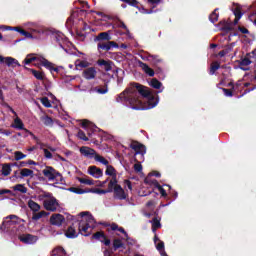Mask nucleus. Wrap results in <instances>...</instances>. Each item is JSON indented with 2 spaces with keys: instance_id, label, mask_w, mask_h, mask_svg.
I'll return each instance as SVG.
<instances>
[{
  "instance_id": "12",
  "label": "nucleus",
  "mask_w": 256,
  "mask_h": 256,
  "mask_svg": "<svg viewBox=\"0 0 256 256\" xmlns=\"http://www.w3.org/2000/svg\"><path fill=\"white\" fill-rule=\"evenodd\" d=\"M80 153L84 157H87V159H95V156L97 155V152L95 151V149L89 146L80 147Z\"/></svg>"
},
{
  "instance_id": "17",
  "label": "nucleus",
  "mask_w": 256,
  "mask_h": 256,
  "mask_svg": "<svg viewBox=\"0 0 256 256\" xmlns=\"http://www.w3.org/2000/svg\"><path fill=\"white\" fill-rule=\"evenodd\" d=\"M82 77L87 79V81H91V79H95V77H97V70L95 67L86 68L82 73Z\"/></svg>"
},
{
  "instance_id": "1",
  "label": "nucleus",
  "mask_w": 256,
  "mask_h": 256,
  "mask_svg": "<svg viewBox=\"0 0 256 256\" xmlns=\"http://www.w3.org/2000/svg\"><path fill=\"white\" fill-rule=\"evenodd\" d=\"M141 97L147 99L148 107L150 109L157 107V104L159 103V98L155 97V94L151 92V89L137 82L131 83V87L121 92L116 97V102L124 103V105H129L132 109L139 111V109H142L143 105V102H141Z\"/></svg>"
},
{
  "instance_id": "39",
  "label": "nucleus",
  "mask_w": 256,
  "mask_h": 256,
  "mask_svg": "<svg viewBox=\"0 0 256 256\" xmlns=\"http://www.w3.org/2000/svg\"><path fill=\"white\" fill-rule=\"evenodd\" d=\"M79 183L82 185H95V180L89 178H78Z\"/></svg>"
},
{
  "instance_id": "7",
  "label": "nucleus",
  "mask_w": 256,
  "mask_h": 256,
  "mask_svg": "<svg viewBox=\"0 0 256 256\" xmlns=\"http://www.w3.org/2000/svg\"><path fill=\"white\" fill-rule=\"evenodd\" d=\"M253 61H256V49L253 50L251 53H248L244 58H242L239 65L240 67H249V65H251Z\"/></svg>"
},
{
  "instance_id": "21",
  "label": "nucleus",
  "mask_w": 256,
  "mask_h": 256,
  "mask_svg": "<svg viewBox=\"0 0 256 256\" xmlns=\"http://www.w3.org/2000/svg\"><path fill=\"white\" fill-rule=\"evenodd\" d=\"M53 39L55 41V43H58V45L64 49L63 47V43H65V35L61 32H55L53 34Z\"/></svg>"
},
{
  "instance_id": "64",
  "label": "nucleus",
  "mask_w": 256,
  "mask_h": 256,
  "mask_svg": "<svg viewBox=\"0 0 256 256\" xmlns=\"http://www.w3.org/2000/svg\"><path fill=\"white\" fill-rule=\"evenodd\" d=\"M124 183L127 189H129L130 191H133V184L131 183L130 180H125Z\"/></svg>"
},
{
  "instance_id": "8",
  "label": "nucleus",
  "mask_w": 256,
  "mask_h": 256,
  "mask_svg": "<svg viewBox=\"0 0 256 256\" xmlns=\"http://www.w3.org/2000/svg\"><path fill=\"white\" fill-rule=\"evenodd\" d=\"M130 149H133L135 151V155H145L147 153V150L145 148V145L137 142V141H132L130 144Z\"/></svg>"
},
{
  "instance_id": "13",
  "label": "nucleus",
  "mask_w": 256,
  "mask_h": 256,
  "mask_svg": "<svg viewBox=\"0 0 256 256\" xmlns=\"http://www.w3.org/2000/svg\"><path fill=\"white\" fill-rule=\"evenodd\" d=\"M114 199H118L119 201H124L127 199L125 190L119 184L114 187Z\"/></svg>"
},
{
  "instance_id": "31",
  "label": "nucleus",
  "mask_w": 256,
  "mask_h": 256,
  "mask_svg": "<svg viewBox=\"0 0 256 256\" xmlns=\"http://www.w3.org/2000/svg\"><path fill=\"white\" fill-rule=\"evenodd\" d=\"M28 207L31 209V211H33V213H37V211H40L41 209V205L33 200L28 201Z\"/></svg>"
},
{
  "instance_id": "37",
  "label": "nucleus",
  "mask_w": 256,
  "mask_h": 256,
  "mask_svg": "<svg viewBox=\"0 0 256 256\" xmlns=\"http://www.w3.org/2000/svg\"><path fill=\"white\" fill-rule=\"evenodd\" d=\"M157 229H161V221L159 219H157V217H154L152 219V231H153V233H155V231H157Z\"/></svg>"
},
{
  "instance_id": "59",
  "label": "nucleus",
  "mask_w": 256,
  "mask_h": 256,
  "mask_svg": "<svg viewBox=\"0 0 256 256\" xmlns=\"http://www.w3.org/2000/svg\"><path fill=\"white\" fill-rule=\"evenodd\" d=\"M222 91L226 97H233V90L227 89V88H222Z\"/></svg>"
},
{
  "instance_id": "25",
  "label": "nucleus",
  "mask_w": 256,
  "mask_h": 256,
  "mask_svg": "<svg viewBox=\"0 0 256 256\" xmlns=\"http://www.w3.org/2000/svg\"><path fill=\"white\" fill-rule=\"evenodd\" d=\"M108 188L106 189L107 193H113L115 191V187H117L118 181L117 178H112L111 180H108Z\"/></svg>"
},
{
  "instance_id": "49",
  "label": "nucleus",
  "mask_w": 256,
  "mask_h": 256,
  "mask_svg": "<svg viewBox=\"0 0 256 256\" xmlns=\"http://www.w3.org/2000/svg\"><path fill=\"white\" fill-rule=\"evenodd\" d=\"M33 61H37V57L32 56L31 54H29V55L24 59L25 65H29V64L33 63Z\"/></svg>"
},
{
  "instance_id": "51",
  "label": "nucleus",
  "mask_w": 256,
  "mask_h": 256,
  "mask_svg": "<svg viewBox=\"0 0 256 256\" xmlns=\"http://www.w3.org/2000/svg\"><path fill=\"white\" fill-rule=\"evenodd\" d=\"M164 187H168L169 194L172 195V197H173L174 199H177L178 193H177V191L171 189V185H169V184H164Z\"/></svg>"
},
{
  "instance_id": "63",
  "label": "nucleus",
  "mask_w": 256,
  "mask_h": 256,
  "mask_svg": "<svg viewBox=\"0 0 256 256\" xmlns=\"http://www.w3.org/2000/svg\"><path fill=\"white\" fill-rule=\"evenodd\" d=\"M238 29L243 35H249V29L241 26H239Z\"/></svg>"
},
{
  "instance_id": "2",
  "label": "nucleus",
  "mask_w": 256,
  "mask_h": 256,
  "mask_svg": "<svg viewBox=\"0 0 256 256\" xmlns=\"http://www.w3.org/2000/svg\"><path fill=\"white\" fill-rule=\"evenodd\" d=\"M82 219L78 222V231L84 237H89L91 235V231L95 229V218L93 215L89 214V212H81L80 213Z\"/></svg>"
},
{
  "instance_id": "34",
  "label": "nucleus",
  "mask_w": 256,
  "mask_h": 256,
  "mask_svg": "<svg viewBox=\"0 0 256 256\" xmlns=\"http://www.w3.org/2000/svg\"><path fill=\"white\" fill-rule=\"evenodd\" d=\"M30 72L35 77V79H38V81H43L45 79V74L41 71H37L35 69H30Z\"/></svg>"
},
{
  "instance_id": "23",
  "label": "nucleus",
  "mask_w": 256,
  "mask_h": 256,
  "mask_svg": "<svg viewBox=\"0 0 256 256\" xmlns=\"http://www.w3.org/2000/svg\"><path fill=\"white\" fill-rule=\"evenodd\" d=\"M98 65L104 67V70L111 71L113 69V62L111 60H98Z\"/></svg>"
},
{
  "instance_id": "11",
  "label": "nucleus",
  "mask_w": 256,
  "mask_h": 256,
  "mask_svg": "<svg viewBox=\"0 0 256 256\" xmlns=\"http://www.w3.org/2000/svg\"><path fill=\"white\" fill-rule=\"evenodd\" d=\"M148 61L154 66L157 67V72L161 73V64H163L162 58L159 57V55H153L149 54L148 55Z\"/></svg>"
},
{
  "instance_id": "4",
  "label": "nucleus",
  "mask_w": 256,
  "mask_h": 256,
  "mask_svg": "<svg viewBox=\"0 0 256 256\" xmlns=\"http://www.w3.org/2000/svg\"><path fill=\"white\" fill-rule=\"evenodd\" d=\"M43 207L46 211L55 213V211H57V209H59V200H57V198L44 199Z\"/></svg>"
},
{
  "instance_id": "40",
  "label": "nucleus",
  "mask_w": 256,
  "mask_h": 256,
  "mask_svg": "<svg viewBox=\"0 0 256 256\" xmlns=\"http://www.w3.org/2000/svg\"><path fill=\"white\" fill-rule=\"evenodd\" d=\"M95 161H98V163H102V165H109V160L105 159V157L99 155L96 153V156H94Z\"/></svg>"
},
{
  "instance_id": "6",
  "label": "nucleus",
  "mask_w": 256,
  "mask_h": 256,
  "mask_svg": "<svg viewBox=\"0 0 256 256\" xmlns=\"http://www.w3.org/2000/svg\"><path fill=\"white\" fill-rule=\"evenodd\" d=\"M17 221L15 219L9 218V220H6L2 222L0 226L1 231H17Z\"/></svg>"
},
{
  "instance_id": "30",
  "label": "nucleus",
  "mask_w": 256,
  "mask_h": 256,
  "mask_svg": "<svg viewBox=\"0 0 256 256\" xmlns=\"http://www.w3.org/2000/svg\"><path fill=\"white\" fill-rule=\"evenodd\" d=\"M49 212L40 211V212H33L32 221H39V219H43V217H47Z\"/></svg>"
},
{
  "instance_id": "38",
  "label": "nucleus",
  "mask_w": 256,
  "mask_h": 256,
  "mask_svg": "<svg viewBox=\"0 0 256 256\" xmlns=\"http://www.w3.org/2000/svg\"><path fill=\"white\" fill-rule=\"evenodd\" d=\"M88 193H96L97 195H105L107 194V190L106 189H100V188H88Z\"/></svg>"
},
{
  "instance_id": "18",
  "label": "nucleus",
  "mask_w": 256,
  "mask_h": 256,
  "mask_svg": "<svg viewBox=\"0 0 256 256\" xmlns=\"http://www.w3.org/2000/svg\"><path fill=\"white\" fill-rule=\"evenodd\" d=\"M111 34L109 33V31L107 32H101L99 33L95 38L94 41L98 42V43H105L111 41Z\"/></svg>"
},
{
  "instance_id": "16",
  "label": "nucleus",
  "mask_w": 256,
  "mask_h": 256,
  "mask_svg": "<svg viewBox=\"0 0 256 256\" xmlns=\"http://www.w3.org/2000/svg\"><path fill=\"white\" fill-rule=\"evenodd\" d=\"M65 221V216L62 214H53L50 217L51 225H55L56 227H61Z\"/></svg>"
},
{
  "instance_id": "53",
  "label": "nucleus",
  "mask_w": 256,
  "mask_h": 256,
  "mask_svg": "<svg viewBox=\"0 0 256 256\" xmlns=\"http://www.w3.org/2000/svg\"><path fill=\"white\" fill-rule=\"evenodd\" d=\"M44 125H53V118L52 117H49V116H45L43 119H42Z\"/></svg>"
},
{
  "instance_id": "41",
  "label": "nucleus",
  "mask_w": 256,
  "mask_h": 256,
  "mask_svg": "<svg viewBox=\"0 0 256 256\" xmlns=\"http://www.w3.org/2000/svg\"><path fill=\"white\" fill-rule=\"evenodd\" d=\"M122 3H126V5H130V7H135L139 9V1L137 0H120Z\"/></svg>"
},
{
  "instance_id": "35",
  "label": "nucleus",
  "mask_w": 256,
  "mask_h": 256,
  "mask_svg": "<svg viewBox=\"0 0 256 256\" xmlns=\"http://www.w3.org/2000/svg\"><path fill=\"white\" fill-rule=\"evenodd\" d=\"M67 255V252H65V249L63 247H57L52 251L51 256H65Z\"/></svg>"
},
{
  "instance_id": "60",
  "label": "nucleus",
  "mask_w": 256,
  "mask_h": 256,
  "mask_svg": "<svg viewBox=\"0 0 256 256\" xmlns=\"http://www.w3.org/2000/svg\"><path fill=\"white\" fill-rule=\"evenodd\" d=\"M43 151H44V157L46 159H53V154L51 153V151H49L47 148H44Z\"/></svg>"
},
{
  "instance_id": "36",
  "label": "nucleus",
  "mask_w": 256,
  "mask_h": 256,
  "mask_svg": "<svg viewBox=\"0 0 256 256\" xmlns=\"http://www.w3.org/2000/svg\"><path fill=\"white\" fill-rule=\"evenodd\" d=\"M217 11H219V8H216V9L209 15V21H211V23H217V21H219V13H217Z\"/></svg>"
},
{
  "instance_id": "14",
  "label": "nucleus",
  "mask_w": 256,
  "mask_h": 256,
  "mask_svg": "<svg viewBox=\"0 0 256 256\" xmlns=\"http://www.w3.org/2000/svg\"><path fill=\"white\" fill-rule=\"evenodd\" d=\"M123 247H125V244H123V241H121V239L119 238H116L113 240L112 248H110V250H105L104 255H111V253H115L117 249H121Z\"/></svg>"
},
{
  "instance_id": "57",
  "label": "nucleus",
  "mask_w": 256,
  "mask_h": 256,
  "mask_svg": "<svg viewBox=\"0 0 256 256\" xmlns=\"http://www.w3.org/2000/svg\"><path fill=\"white\" fill-rule=\"evenodd\" d=\"M235 47L234 43H231L229 45H227L225 47V49H223L226 52V55H229V53H231V51H233V48Z\"/></svg>"
},
{
  "instance_id": "44",
  "label": "nucleus",
  "mask_w": 256,
  "mask_h": 256,
  "mask_svg": "<svg viewBox=\"0 0 256 256\" xmlns=\"http://www.w3.org/2000/svg\"><path fill=\"white\" fill-rule=\"evenodd\" d=\"M117 27H119L120 29H124V31H126L127 33H129V28L127 27V25H125L124 21H121V19H117L116 22Z\"/></svg>"
},
{
  "instance_id": "27",
  "label": "nucleus",
  "mask_w": 256,
  "mask_h": 256,
  "mask_svg": "<svg viewBox=\"0 0 256 256\" xmlns=\"http://www.w3.org/2000/svg\"><path fill=\"white\" fill-rule=\"evenodd\" d=\"M14 165H17V162L13 164H3L2 175H4V177H8V175H11V167H14Z\"/></svg>"
},
{
  "instance_id": "48",
  "label": "nucleus",
  "mask_w": 256,
  "mask_h": 256,
  "mask_svg": "<svg viewBox=\"0 0 256 256\" xmlns=\"http://www.w3.org/2000/svg\"><path fill=\"white\" fill-rule=\"evenodd\" d=\"M42 65L43 67H46V69H49V71H51V69H53V63L49 62V60L42 58Z\"/></svg>"
},
{
  "instance_id": "32",
  "label": "nucleus",
  "mask_w": 256,
  "mask_h": 256,
  "mask_svg": "<svg viewBox=\"0 0 256 256\" xmlns=\"http://www.w3.org/2000/svg\"><path fill=\"white\" fill-rule=\"evenodd\" d=\"M220 68H221V64L218 61L212 62L210 65L209 75H215V73Z\"/></svg>"
},
{
  "instance_id": "22",
  "label": "nucleus",
  "mask_w": 256,
  "mask_h": 256,
  "mask_svg": "<svg viewBox=\"0 0 256 256\" xmlns=\"http://www.w3.org/2000/svg\"><path fill=\"white\" fill-rule=\"evenodd\" d=\"M65 235L68 239H75L78 237L79 233H77V230H75V227L72 225L67 228Z\"/></svg>"
},
{
  "instance_id": "15",
  "label": "nucleus",
  "mask_w": 256,
  "mask_h": 256,
  "mask_svg": "<svg viewBox=\"0 0 256 256\" xmlns=\"http://www.w3.org/2000/svg\"><path fill=\"white\" fill-rule=\"evenodd\" d=\"M0 63H6L8 67H21L19 61L13 57L0 56Z\"/></svg>"
},
{
  "instance_id": "42",
  "label": "nucleus",
  "mask_w": 256,
  "mask_h": 256,
  "mask_svg": "<svg viewBox=\"0 0 256 256\" xmlns=\"http://www.w3.org/2000/svg\"><path fill=\"white\" fill-rule=\"evenodd\" d=\"M150 85L153 87V89H161L163 87V83L157 80V78H153L150 81Z\"/></svg>"
},
{
  "instance_id": "45",
  "label": "nucleus",
  "mask_w": 256,
  "mask_h": 256,
  "mask_svg": "<svg viewBox=\"0 0 256 256\" xmlns=\"http://www.w3.org/2000/svg\"><path fill=\"white\" fill-rule=\"evenodd\" d=\"M25 157H27V155L23 154L21 151L14 152L15 161H21V159H25Z\"/></svg>"
},
{
  "instance_id": "28",
  "label": "nucleus",
  "mask_w": 256,
  "mask_h": 256,
  "mask_svg": "<svg viewBox=\"0 0 256 256\" xmlns=\"http://www.w3.org/2000/svg\"><path fill=\"white\" fill-rule=\"evenodd\" d=\"M12 127L14 129H19L21 131H25V124H23V121L19 117H16L14 119V124H12Z\"/></svg>"
},
{
  "instance_id": "47",
  "label": "nucleus",
  "mask_w": 256,
  "mask_h": 256,
  "mask_svg": "<svg viewBox=\"0 0 256 256\" xmlns=\"http://www.w3.org/2000/svg\"><path fill=\"white\" fill-rule=\"evenodd\" d=\"M233 13L237 19H241L243 17V12H241V6H237L234 8Z\"/></svg>"
},
{
  "instance_id": "24",
  "label": "nucleus",
  "mask_w": 256,
  "mask_h": 256,
  "mask_svg": "<svg viewBox=\"0 0 256 256\" xmlns=\"http://www.w3.org/2000/svg\"><path fill=\"white\" fill-rule=\"evenodd\" d=\"M105 175H108L109 177H112V179H117V170H115V167L112 165H106V171Z\"/></svg>"
},
{
  "instance_id": "20",
  "label": "nucleus",
  "mask_w": 256,
  "mask_h": 256,
  "mask_svg": "<svg viewBox=\"0 0 256 256\" xmlns=\"http://www.w3.org/2000/svg\"><path fill=\"white\" fill-rule=\"evenodd\" d=\"M139 67L148 75L149 77H155V70H153L147 63L139 61L138 62Z\"/></svg>"
},
{
  "instance_id": "46",
  "label": "nucleus",
  "mask_w": 256,
  "mask_h": 256,
  "mask_svg": "<svg viewBox=\"0 0 256 256\" xmlns=\"http://www.w3.org/2000/svg\"><path fill=\"white\" fill-rule=\"evenodd\" d=\"M40 101H41L42 105H43L44 107H46L47 109L51 108V101L49 100L48 97H42V98L40 99Z\"/></svg>"
},
{
  "instance_id": "10",
  "label": "nucleus",
  "mask_w": 256,
  "mask_h": 256,
  "mask_svg": "<svg viewBox=\"0 0 256 256\" xmlns=\"http://www.w3.org/2000/svg\"><path fill=\"white\" fill-rule=\"evenodd\" d=\"M92 239H96L100 243H103L106 247H109V245H111V240L107 238V236L105 235V232L103 231L94 233L92 235Z\"/></svg>"
},
{
  "instance_id": "33",
  "label": "nucleus",
  "mask_w": 256,
  "mask_h": 256,
  "mask_svg": "<svg viewBox=\"0 0 256 256\" xmlns=\"http://www.w3.org/2000/svg\"><path fill=\"white\" fill-rule=\"evenodd\" d=\"M68 191L71 193H76V195H84V193H89V189L77 188V187H70Z\"/></svg>"
},
{
  "instance_id": "29",
  "label": "nucleus",
  "mask_w": 256,
  "mask_h": 256,
  "mask_svg": "<svg viewBox=\"0 0 256 256\" xmlns=\"http://www.w3.org/2000/svg\"><path fill=\"white\" fill-rule=\"evenodd\" d=\"M89 62L87 60H80L77 59L75 61V67L76 69H87V67H89Z\"/></svg>"
},
{
  "instance_id": "62",
  "label": "nucleus",
  "mask_w": 256,
  "mask_h": 256,
  "mask_svg": "<svg viewBox=\"0 0 256 256\" xmlns=\"http://www.w3.org/2000/svg\"><path fill=\"white\" fill-rule=\"evenodd\" d=\"M134 171L136 173H141V171H143V165H141V163L134 164Z\"/></svg>"
},
{
  "instance_id": "56",
  "label": "nucleus",
  "mask_w": 256,
  "mask_h": 256,
  "mask_svg": "<svg viewBox=\"0 0 256 256\" xmlns=\"http://www.w3.org/2000/svg\"><path fill=\"white\" fill-rule=\"evenodd\" d=\"M145 183H149V180H145ZM150 185H153L156 189H158L159 187H161V184H159V181L153 179L150 180Z\"/></svg>"
},
{
  "instance_id": "9",
  "label": "nucleus",
  "mask_w": 256,
  "mask_h": 256,
  "mask_svg": "<svg viewBox=\"0 0 256 256\" xmlns=\"http://www.w3.org/2000/svg\"><path fill=\"white\" fill-rule=\"evenodd\" d=\"M19 240L26 245H34V243H37V241H39V237L33 234H22L19 237Z\"/></svg>"
},
{
  "instance_id": "5",
  "label": "nucleus",
  "mask_w": 256,
  "mask_h": 256,
  "mask_svg": "<svg viewBox=\"0 0 256 256\" xmlns=\"http://www.w3.org/2000/svg\"><path fill=\"white\" fill-rule=\"evenodd\" d=\"M97 49L99 53H103V51H111L112 49H119V44L115 41L108 42H98Z\"/></svg>"
},
{
  "instance_id": "19",
  "label": "nucleus",
  "mask_w": 256,
  "mask_h": 256,
  "mask_svg": "<svg viewBox=\"0 0 256 256\" xmlns=\"http://www.w3.org/2000/svg\"><path fill=\"white\" fill-rule=\"evenodd\" d=\"M88 173L92 177H95V179L103 177V170H101V168H98L97 166H89Z\"/></svg>"
},
{
  "instance_id": "61",
  "label": "nucleus",
  "mask_w": 256,
  "mask_h": 256,
  "mask_svg": "<svg viewBox=\"0 0 256 256\" xmlns=\"http://www.w3.org/2000/svg\"><path fill=\"white\" fill-rule=\"evenodd\" d=\"M93 91H96V93H99L100 95H105V93H107V89L99 87L93 88Z\"/></svg>"
},
{
  "instance_id": "54",
  "label": "nucleus",
  "mask_w": 256,
  "mask_h": 256,
  "mask_svg": "<svg viewBox=\"0 0 256 256\" xmlns=\"http://www.w3.org/2000/svg\"><path fill=\"white\" fill-rule=\"evenodd\" d=\"M6 31H17V33H20L21 35V31H23L24 29L21 27H11V26H7L5 27Z\"/></svg>"
},
{
  "instance_id": "58",
  "label": "nucleus",
  "mask_w": 256,
  "mask_h": 256,
  "mask_svg": "<svg viewBox=\"0 0 256 256\" xmlns=\"http://www.w3.org/2000/svg\"><path fill=\"white\" fill-rule=\"evenodd\" d=\"M23 37H26V39H33V34L26 30H21V34Z\"/></svg>"
},
{
  "instance_id": "52",
  "label": "nucleus",
  "mask_w": 256,
  "mask_h": 256,
  "mask_svg": "<svg viewBox=\"0 0 256 256\" xmlns=\"http://www.w3.org/2000/svg\"><path fill=\"white\" fill-rule=\"evenodd\" d=\"M7 219H15L17 221V225H21V223H25L24 219L19 218L17 215H10Z\"/></svg>"
},
{
  "instance_id": "26",
  "label": "nucleus",
  "mask_w": 256,
  "mask_h": 256,
  "mask_svg": "<svg viewBox=\"0 0 256 256\" xmlns=\"http://www.w3.org/2000/svg\"><path fill=\"white\" fill-rule=\"evenodd\" d=\"M18 177L19 179H24V177H33V170L29 168L21 169Z\"/></svg>"
},
{
  "instance_id": "3",
  "label": "nucleus",
  "mask_w": 256,
  "mask_h": 256,
  "mask_svg": "<svg viewBox=\"0 0 256 256\" xmlns=\"http://www.w3.org/2000/svg\"><path fill=\"white\" fill-rule=\"evenodd\" d=\"M42 173L48 181H57L59 183H63V175L61 172L57 171L53 166H46Z\"/></svg>"
},
{
  "instance_id": "50",
  "label": "nucleus",
  "mask_w": 256,
  "mask_h": 256,
  "mask_svg": "<svg viewBox=\"0 0 256 256\" xmlns=\"http://www.w3.org/2000/svg\"><path fill=\"white\" fill-rule=\"evenodd\" d=\"M78 139H81L82 141H89V138L87 135H85V132L83 130H79L77 133Z\"/></svg>"
},
{
  "instance_id": "55",
  "label": "nucleus",
  "mask_w": 256,
  "mask_h": 256,
  "mask_svg": "<svg viewBox=\"0 0 256 256\" xmlns=\"http://www.w3.org/2000/svg\"><path fill=\"white\" fill-rule=\"evenodd\" d=\"M158 191L161 197H163L164 199H167V197H169V195L167 194V191L163 189V186H159Z\"/></svg>"
},
{
  "instance_id": "43",
  "label": "nucleus",
  "mask_w": 256,
  "mask_h": 256,
  "mask_svg": "<svg viewBox=\"0 0 256 256\" xmlns=\"http://www.w3.org/2000/svg\"><path fill=\"white\" fill-rule=\"evenodd\" d=\"M14 191H19V193H27V187L23 184H17L13 186Z\"/></svg>"
}]
</instances>
